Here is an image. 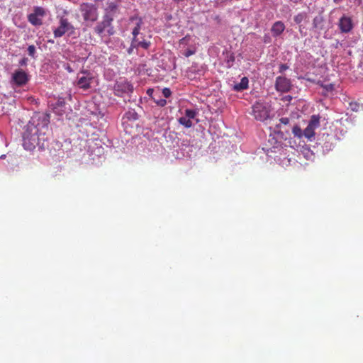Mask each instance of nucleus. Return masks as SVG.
Masks as SVG:
<instances>
[{
    "label": "nucleus",
    "instance_id": "nucleus-1",
    "mask_svg": "<svg viewBox=\"0 0 363 363\" xmlns=\"http://www.w3.org/2000/svg\"><path fill=\"white\" fill-rule=\"evenodd\" d=\"M49 123V114L45 113L33 114L23 133V145L26 150H32L46 140L45 135L48 131Z\"/></svg>",
    "mask_w": 363,
    "mask_h": 363
},
{
    "label": "nucleus",
    "instance_id": "nucleus-2",
    "mask_svg": "<svg viewBox=\"0 0 363 363\" xmlns=\"http://www.w3.org/2000/svg\"><path fill=\"white\" fill-rule=\"evenodd\" d=\"M58 26L52 28L53 35L55 38L63 35L72 36L76 33V28L65 16H58Z\"/></svg>",
    "mask_w": 363,
    "mask_h": 363
},
{
    "label": "nucleus",
    "instance_id": "nucleus-3",
    "mask_svg": "<svg viewBox=\"0 0 363 363\" xmlns=\"http://www.w3.org/2000/svg\"><path fill=\"white\" fill-rule=\"evenodd\" d=\"M252 114L256 120L264 121L269 117V107L267 104L257 101L252 107Z\"/></svg>",
    "mask_w": 363,
    "mask_h": 363
},
{
    "label": "nucleus",
    "instance_id": "nucleus-4",
    "mask_svg": "<svg viewBox=\"0 0 363 363\" xmlns=\"http://www.w3.org/2000/svg\"><path fill=\"white\" fill-rule=\"evenodd\" d=\"M113 21L107 16H103L102 21L99 22L94 28L95 33L101 37L104 32H106L108 35H113L115 33V30L112 25Z\"/></svg>",
    "mask_w": 363,
    "mask_h": 363
},
{
    "label": "nucleus",
    "instance_id": "nucleus-5",
    "mask_svg": "<svg viewBox=\"0 0 363 363\" xmlns=\"http://www.w3.org/2000/svg\"><path fill=\"white\" fill-rule=\"evenodd\" d=\"M80 11L86 21L94 22L98 19L97 8L94 4L84 3L80 6Z\"/></svg>",
    "mask_w": 363,
    "mask_h": 363
},
{
    "label": "nucleus",
    "instance_id": "nucleus-6",
    "mask_svg": "<svg viewBox=\"0 0 363 363\" xmlns=\"http://www.w3.org/2000/svg\"><path fill=\"white\" fill-rule=\"evenodd\" d=\"M94 77L89 71H82L77 74L76 85L84 90L90 88Z\"/></svg>",
    "mask_w": 363,
    "mask_h": 363
},
{
    "label": "nucleus",
    "instance_id": "nucleus-7",
    "mask_svg": "<svg viewBox=\"0 0 363 363\" xmlns=\"http://www.w3.org/2000/svg\"><path fill=\"white\" fill-rule=\"evenodd\" d=\"M28 79V74L23 69H18L12 74L11 82L13 85L21 86L26 84Z\"/></svg>",
    "mask_w": 363,
    "mask_h": 363
},
{
    "label": "nucleus",
    "instance_id": "nucleus-8",
    "mask_svg": "<svg viewBox=\"0 0 363 363\" xmlns=\"http://www.w3.org/2000/svg\"><path fill=\"white\" fill-rule=\"evenodd\" d=\"M133 85L125 80H121L117 82L114 86V91L116 95L123 96L125 94H129L133 92Z\"/></svg>",
    "mask_w": 363,
    "mask_h": 363
},
{
    "label": "nucleus",
    "instance_id": "nucleus-9",
    "mask_svg": "<svg viewBox=\"0 0 363 363\" xmlns=\"http://www.w3.org/2000/svg\"><path fill=\"white\" fill-rule=\"evenodd\" d=\"M143 24V19L138 16H131L128 20V26H133L132 29V35L133 38H138L140 33V30L141 29V27Z\"/></svg>",
    "mask_w": 363,
    "mask_h": 363
},
{
    "label": "nucleus",
    "instance_id": "nucleus-10",
    "mask_svg": "<svg viewBox=\"0 0 363 363\" xmlns=\"http://www.w3.org/2000/svg\"><path fill=\"white\" fill-rule=\"evenodd\" d=\"M291 87L290 79L285 77L279 76L276 78L275 89L277 91L285 93L288 92Z\"/></svg>",
    "mask_w": 363,
    "mask_h": 363
},
{
    "label": "nucleus",
    "instance_id": "nucleus-11",
    "mask_svg": "<svg viewBox=\"0 0 363 363\" xmlns=\"http://www.w3.org/2000/svg\"><path fill=\"white\" fill-rule=\"evenodd\" d=\"M338 26L342 33H349L353 28L352 20L350 16L343 15L339 20Z\"/></svg>",
    "mask_w": 363,
    "mask_h": 363
},
{
    "label": "nucleus",
    "instance_id": "nucleus-12",
    "mask_svg": "<svg viewBox=\"0 0 363 363\" xmlns=\"http://www.w3.org/2000/svg\"><path fill=\"white\" fill-rule=\"evenodd\" d=\"M118 12V5L116 2L110 1L107 2L105 8V13L104 16H107L112 20Z\"/></svg>",
    "mask_w": 363,
    "mask_h": 363
},
{
    "label": "nucleus",
    "instance_id": "nucleus-13",
    "mask_svg": "<svg viewBox=\"0 0 363 363\" xmlns=\"http://www.w3.org/2000/svg\"><path fill=\"white\" fill-rule=\"evenodd\" d=\"M65 104L66 103L65 99L62 97H59L56 102L52 104L54 112L57 115H62V113L65 112Z\"/></svg>",
    "mask_w": 363,
    "mask_h": 363
},
{
    "label": "nucleus",
    "instance_id": "nucleus-14",
    "mask_svg": "<svg viewBox=\"0 0 363 363\" xmlns=\"http://www.w3.org/2000/svg\"><path fill=\"white\" fill-rule=\"evenodd\" d=\"M285 30V25L282 21H276L272 26L271 32L274 37L279 36Z\"/></svg>",
    "mask_w": 363,
    "mask_h": 363
},
{
    "label": "nucleus",
    "instance_id": "nucleus-15",
    "mask_svg": "<svg viewBox=\"0 0 363 363\" xmlns=\"http://www.w3.org/2000/svg\"><path fill=\"white\" fill-rule=\"evenodd\" d=\"M140 37L137 38H133L132 39V47L142 48L143 49H147L150 45V42L144 39H140Z\"/></svg>",
    "mask_w": 363,
    "mask_h": 363
},
{
    "label": "nucleus",
    "instance_id": "nucleus-16",
    "mask_svg": "<svg viewBox=\"0 0 363 363\" xmlns=\"http://www.w3.org/2000/svg\"><path fill=\"white\" fill-rule=\"evenodd\" d=\"M249 80L247 77H244L241 79L240 82L235 84L233 86L234 90L237 91H241L246 89L248 87Z\"/></svg>",
    "mask_w": 363,
    "mask_h": 363
},
{
    "label": "nucleus",
    "instance_id": "nucleus-17",
    "mask_svg": "<svg viewBox=\"0 0 363 363\" xmlns=\"http://www.w3.org/2000/svg\"><path fill=\"white\" fill-rule=\"evenodd\" d=\"M315 129L308 125L303 130V136L308 140L312 141L315 136Z\"/></svg>",
    "mask_w": 363,
    "mask_h": 363
},
{
    "label": "nucleus",
    "instance_id": "nucleus-18",
    "mask_svg": "<svg viewBox=\"0 0 363 363\" xmlns=\"http://www.w3.org/2000/svg\"><path fill=\"white\" fill-rule=\"evenodd\" d=\"M28 18L29 22L33 26H40L43 23L42 19L33 13L29 14Z\"/></svg>",
    "mask_w": 363,
    "mask_h": 363
},
{
    "label": "nucleus",
    "instance_id": "nucleus-19",
    "mask_svg": "<svg viewBox=\"0 0 363 363\" xmlns=\"http://www.w3.org/2000/svg\"><path fill=\"white\" fill-rule=\"evenodd\" d=\"M308 125L314 129H317L320 126V116L318 115L311 116Z\"/></svg>",
    "mask_w": 363,
    "mask_h": 363
},
{
    "label": "nucleus",
    "instance_id": "nucleus-20",
    "mask_svg": "<svg viewBox=\"0 0 363 363\" xmlns=\"http://www.w3.org/2000/svg\"><path fill=\"white\" fill-rule=\"evenodd\" d=\"M178 121L181 125H184L185 128H191L193 125L191 121L184 116L180 117L178 119Z\"/></svg>",
    "mask_w": 363,
    "mask_h": 363
},
{
    "label": "nucleus",
    "instance_id": "nucleus-21",
    "mask_svg": "<svg viewBox=\"0 0 363 363\" xmlns=\"http://www.w3.org/2000/svg\"><path fill=\"white\" fill-rule=\"evenodd\" d=\"M152 99L157 105L161 107H163L167 104V100L164 99H160V96H157V94L156 93L152 96Z\"/></svg>",
    "mask_w": 363,
    "mask_h": 363
},
{
    "label": "nucleus",
    "instance_id": "nucleus-22",
    "mask_svg": "<svg viewBox=\"0 0 363 363\" xmlns=\"http://www.w3.org/2000/svg\"><path fill=\"white\" fill-rule=\"evenodd\" d=\"M307 17L306 13H300L294 17V21L297 24H301Z\"/></svg>",
    "mask_w": 363,
    "mask_h": 363
},
{
    "label": "nucleus",
    "instance_id": "nucleus-23",
    "mask_svg": "<svg viewBox=\"0 0 363 363\" xmlns=\"http://www.w3.org/2000/svg\"><path fill=\"white\" fill-rule=\"evenodd\" d=\"M292 133L295 136H296L299 138H301L303 135V131L298 125H295L293 127Z\"/></svg>",
    "mask_w": 363,
    "mask_h": 363
},
{
    "label": "nucleus",
    "instance_id": "nucleus-24",
    "mask_svg": "<svg viewBox=\"0 0 363 363\" xmlns=\"http://www.w3.org/2000/svg\"><path fill=\"white\" fill-rule=\"evenodd\" d=\"M33 13L42 19V18L45 15V11L43 8L38 6L35 7Z\"/></svg>",
    "mask_w": 363,
    "mask_h": 363
},
{
    "label": "nucleus",
    "instance_id": "nucleus-25",
    "mask_svg": "<svg viewBox=\"0 0 363 363\" xmlns=\"http://www.w3.org/2000/svg\"><path fill=\"white\" fill-rule=\"evenodd\" d=\"M196 114L197 112L195 110L186 109L185 110L184 116H186V118L191 121V119H194L196 117Z\"/></svg>",
    "mask_w": 363,
    "mask_h": 363
},
{
    "label": "nucleus",
    "instance_id": "nucleus-26",
    "mask_svg": "<svg viewBox=\"0 0 363 363\" xmlns=\"http://www.w3.org/2000/svg\"><path fill=\"white\" fill-rule=\"evenodd\" d=\"M328 141H327L325 144H324V148L326 150H330L331 149V147H332V143L331 141L333 140L334 139V137L333 136H328Z\"/></svg>",
    "mask_w": 363,
    "mask_h": 363
},
{
    "label": "nucleus",
    "instance_id": "nucleus-27",
    "mask_svg": "<svg viewBox=\"0 0 363 363\" xmlns=\"http://www.w3.org/2000/svg\"><path fill=\"white\" fill-rule=\"evenodd\" d=\"M28 55L30 57H35V47L34 45H29L28 48Z\"/></svg>",
    "mask_w": 363,
    "mask_h": 363
},
{
    "label": "nucleus",
    "instance_id": "nucleus-28",
    "mask_svg": "<svg viewBox=\"0 0 363 363\" xmlns=\"http://www.w3.org/2000/svg\"><path fill=\"white\" fill-rule=\"evenodd\" d=\"M162 93L164 98H169L172 94V91L169 88H164Z\"/></svg>",
    "mask_w": 363,
    "mask_h": 363
},
{
    "label": "nucleus",
    "instance_id": "nucleus-29",
    "mask_svg": "<svg viewBox=\"0 0 363 363\" xmlns=\"http://www.w3.org/2000/svg\"><path fill=\"white\" fill-rule=\"evenodd\" d=\"M287 69H289V66L287 65H286V64H281L280 66H279V72L282 73L285 70H286Z\"/></svg>",
    "mask_w": 363,
    "mask_h": 363
},
{
    "label": "nucleus",
    "instance_id": "nucleus-30",
    "mask_svg": "<svg viewBox=\"0 0 363 363\" xmlns=\"http://www.w3.org/2000/svg\"><path fill=\"white\" fill-rule=\"evenodd\" d=\"M350 106L351 109L354 111H357L359 109V105L356 103H350Z\"/></svg>",
    "mask_w": 363,
    "mask_h": 363
},
{
    "label": "nucleus",
    "instance_id": "nucleus-31",
    "mask_svg": "<svg viewBox=\"0 0 363 363\" xmlns=\"http://www.w3.org/2000/svg\"><path fill=\"white\" fill-rule=\"evenodd\" d=\"M194 50H187L185 52L184 55H185L186 57H189V56H191V55H194Z\"/></svg>",
    "mask_w": 363,
    "mask_h": 363
},
{
    "label": "nucleus",
    "instance_id": "nucleus-32",
    "mask_svg": "<svg viewBox=\"0 0 363 363\" xmlns=\"http://www.w3.org/2000/svg\"><path fill=\"white\" fill-rule=\"evenodd\" d=\"M280 122L283 124H288L289 123V119L288 118H280Z\"/></svg>",
    "mask_w": 363,
    "mask_h": 363
},
{
    "label": "nucleus",
    "instance_id": "nucleus-33",
    "mask_svg": "<svg viewBox=\"0 0 363 363\" xmlns=\"http://www.w3.org/2000/svg\"><path fill=\"white\" fill-rule=\"evenodd\" d=\"M28 59L27 58H23L19 61V65L21 66H24L27 64Z\"/></svg>",
    "mask_w": 363,
    "mask_h": 363
},
{
    "label": "nucleus",
    "instance_id": "nucleus-34",
    "mask_svg": "<svg viewBox=\"0 0 363 363\" xmlns=\"http://www.w3.org/2000/svg\"><path fill=\"white\" fill-rule=\"evenodd\" d=\"M134 48H138V47H132V44H131V45H130V48H128V52L129 54H130V53L133 52V50Z\"/></svg>",
    "mask_w": 363,
    "mask_h": 363
},
{
    "label": "nucleus",
    "instance_id": "nucleus-35",
    "mask_svg": "<svg viewBox=\"0 0 363 363\" xmlns=\"http://www.w3.org/2000/svg\"><path fill=\"white\" fill-rule=\"evenodd\" d=\"M147 94H148L150 96H151V97L155 94H154V91H153V89H148V90H147Z\"/></svg>",
    "mask_w": 363,
    "mask_h": 363
},
{
    "label": "nucleus",
    "instance_id": "nucleus-36",
    "mask_svg": "<svg viewBox=\"0 0 363 363\" xmlns=\"http://www.w3.org/2000/svg\"><path fill=\"white\" fill-rule=\"evenodd\" d=\"M65 69H66L69 72H73L72 69L70 67V66H69V65H67V66H66V67H65Z\"/></svg>",
    "mask_w": 363,
    "mask_h": 363
},
{
    "label": "nucleus",
    "instance_id": "nucleus-37",
    "mask_svg": "<svg viewBox=\"0 0 363 363\" xmlns=\"http://www.w3.org/2000/svg\"><path fill=\"white\" fill-rule=\"evenodd\" d=\"M132 117L133 119L136 120L138 118V114L135 112H133Z\"/></svg>",
    "mask_w": 363,
    "mask_h": 363
},
{
    "label": "nucleus",
    "instance_id": "nucleus-38",
    "mask_svg": "<svg viewBox=\"0 0 363 363\" xmlns=\"http://www.w3.org/2000/svg\"><path fill=\"white\" fill-rule=\"evenodd\" d=\"M335 3H339L342 0H333Z\"/></svg>",
    "mask_w": 363,
    "mask_h": 363
},
{
    "label": "nucleus",
    "instance_id": "nucleus-39",
    "mask_svg": "<svg viewBox=\"0 0 363 363\" xmlns=\"http://www.w3.org/2000/svg\"><path fill=\"white\" fill-rule=\"evenodd\" d=\"M4 157H5V155H1V159H2V158H4Z\"/></svg>",
    "mask_w": 363,
    "mask_h": 363
}]
</instances>
